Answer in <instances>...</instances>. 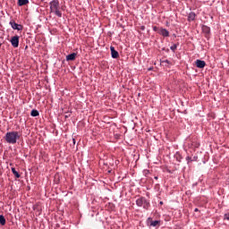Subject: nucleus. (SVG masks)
<instances>
[{"label":"nucleus","instance_id":"obj_1","mask_svg":"<svg viewBox=\"0 0 229 229\" xmlns=\"http://www.w3.org/2000/svg\"><path fill=\"white\" fill-rule=\"evenodd\" d=\"M21 135L18 132V131H8L7 133H5V140L9 144H16L17 140H20Z\"/></svg>","mask_w":229,"mask_h":229},{"label":"nucleus","instance_id":"obj_2","mask_svg":"<svg viewBox=\"0 0 229 229\" xmlns=\"http://www.w3.org/2000/svg\"><path fill=\"white\" fill-rule=\"evenodd\" d=\"M50 11L52 13H55L59 18H62V12L60 10V3L59 0H52L50 3Z\"/></svg>","mask_w":229,"mask_h":229},{"label":"nucleus","instance_id":"obj_3","mask_svg":"<svg viewBox=\"0 0 229 229\" xmlns=\"http://www.w3.org/2000/svg\"><path fill=\"white\" fill-rule=\"evenodd\" d=\"M11 43L13 45V47H19L20 36H13V38H11Z\"/></svg>","mask_w":229,"mask_h":229},{"label":"nucleus","instance_id":"obj_4","mask_svg":"<svg viewBox=\"0 0 229 229\" xmlns=\"http://www.w3.org/2000/svg\"><path fill=\"white\" fill-rule=\"evenodd\" d=\"M10 25L13 27V30H18V31L23 30L22 25H19V22H15V21H10Z\"/></svg>","mask_w":229,"mask_h":229},{"label":"nucleus","instance_id":"obj_5","mask_svg":"<svg viewBox=\"0 0 229 229\" xmlns=\"http://www.w3.org/2000/svg\"><path fill=\"white\" fill-rule=\"evenodd\" d=\"M111 55L113 58H118L119 57V52H117V50H115V47H114V45H111Z\"/></svg>","mask_w":229,"mask_h":229},{"label":"nucleus","instance_id":"obj_6","mask_svg":"<svg viewBox=\"0 0 229 229\" xmlns=\"http://www.w3.org/2000/svg\"><path fill=\"white\" fill-rule=\"evenodd\" d=\"M146 203V199H144V196H141L140 199H137L136 204L139 205L140 208H142V205Z\"/></svg>","mask_w":229,"mask_h":229},{"label":"nucleus","instance_id":"obj_7","mask_svg":"<svg viewBox=\"0 0 229 229\" xmlns=\"http://www.w3.org/2000/svg\"><path fill=\"white\" fill-rule=\"evenodd\" d=\"M76 56H77V53L72 52V55H67L66 61H75Z\"/></svg>","mask_w":229,"mask_h":229},{"label":"nucleus","instance_id":"obj_8","mask_svg":"<svg viewBox=\"0 0 229 229\" xmlns=\"http://www.w3.org/2000/svg\"><path fill=\"white\" fill-rule=\"evenodd\" d=\"M196 65L197 67H205L206 61H202L201 59H197Z\"/></svg>","mask_w":229,"mask_h":229},{"label":"nucleus","instance_id":"obj_9","mask_svg":"<svg viewBox=\"0 0 229 229\" xmlns=\"http://www.w3.org/2000/svg\"><path fill=\"white\" fill-rule=\"evenodd\" d=\"M196 18V13L194 12H191L188 15V21H195Z\"/></svg>","mask_w":229,"mask_h":229},{"label":"nucleus","instance_id":"obj_10","mask_svg":"<svg viewBox=\"0 0 229 229\" xmlns=\"http://www.w3.org/2000/svg\"><path fill=\"white\" fill-rule=\"evenodd\" d=\"M30 2V0H18V4H20V6H23L24 4H28Z\"/></svg>","mask_w":229,"mask_h":229},{"label":"nucleus","instance_id":"obj_11","mask_svg":"<svg viewBox=\"0 0 229 229\" xmlns=\"http://www.w3.org/2000/svg\"><path fill=\"white\" fill-rule=\"evenodd\" d=\"M13 174L16 176V178H21V174L17 172V169L15 167H12Z\"/></svg>","mask_w":229,"mask_h":229},{"label":"nucleus","instance_id":"obj_12","mask_svg":"<svg viewBox=\"0 0 229 229\" xmlns=\"http://www.w3.org/2000/svg\"><path fill=\"white\" fill-rule=\"evenodd\" d=\"M0 223H1V225H5L6 219H5V216H4V215H0Z\"/></svg>","mask_w":229,"mask_h":229},{"label":"nucleus","instance_id":"obj_13","mask_svg":"<svg viewBox=\"0 0 229 229\" xmlns=\"http://www.w3.org/2000/svg\"><path fill=\"white\" fill-rule=\"evenodd\" d=\"M160 34H162V36H169V30L162 29L160 30Z\"/></svg>","mask_w":229,"mask_h":229},{"label":"nucleus","instance_id":"obj_14","mask_svg":"<svg viewBox=\"0 0 229 229\" xmlns=\"http://www.w3.org/2000/svg\"><path fill=\"white\" fill-rule=\"evenodd\" d=\"M31 114H32V117H38V114H39V112L37 111L36 108H33L32 111H31Z\"/></svg>","mask_w":229,"mask_h":229},{"label":"nucleus","instance_id":"obj_15","mask_svg":"<svg viewBox=\"0 0 229 229\" xmlns=\"http://www.w3.org/2000/svg\"><path fill=\"white\" fill-rule=\"evenodd\" d=\"M150 225H153L154 227L160 225V221H151Z\"/></svg>","mask_w":229,"mask_h":229},{"label":"nucleus","instance_id":"obj_16","mask_svg":"<svg viewBox=\"0 0 229 229\" xmlns=\"http://www.w3.org/2000/svg\"><path fill=\"white\" fill-rule=\"evenodd\" d=\"M163 65H170V61L168 59H165V61L161 62Z\"/></svg>","mask_w":229,"mask_h":229},{"label":"nucleus","instance_id":"obj_17","mask_svg":"<svg viewBox=\"0 0 229 229\" xmlns=\"http://www.w3.org/2000/svg\"><path fill=\"white\" fill-rule=\"evenodd\" d=\"M172 51L175 52V49H177V45L174 43V45H171Z\"/></svg>","mask_w":229,"mask_h":229},{"label":"nucleus","instance_id":"obj_18","mask_svg":"<svg viewBox=\"0 0 229 229\" xmlns=\"http://www.w3.org/2000/svg\"><path fill=\"white\" fill-rule=\"evenodd\" d=\"M203 31H207V32H209L210 31V27H203Z\"/></svg>","mask_w":229,"mask_h":229},{"label":"nucleus","instance_id":"obj_19","mask_svg":"<svg viewBox=\"0 0 229 229\" xmlns=\"http://www.w3.org/2000/svg\"><path fill=\"white\" fill-rule=\"evenodd\" d=\"M186 160H187L188 162H192V157H191V156H187V157H186Z\"/></svg>","mask_w":229,"mask_h":229},{"label":"nucleus","instance_id":"obj_20","mask_svg":"<svg viewBox=\"0 0 229 229\" xmlns=\"http://www.w3.org/2000/svg\"><path fill=\"white\" fill-rule=\"evenodd\" d=\"M225 218H226V219H227V221H229V212L225 213Z\"/></svg>","mask_w":229,"mask_h":229},{"label":"nucleus","instance_id":"obj_21","mask_svg":"<svg viewBox=\"0 0 229 229\" xmlns=\"http://www.w3.org/2000/svg\"><path fill=\"white\" fill-rule=\"evenodd\" d=\"M153 30H154V31H157L158 29H157V26H154V27H153Z\"/></svg>","mask_w":229,"mask_h":229},{"label":"nucleus","instance_id":"obj_22","mask_svg":"<svg viewBox=\"0 0 229 229\" xmlns=\"http://www.w3.org/2000/svg\"><path fill=\"white\" fill-rule=\"evenodd\" d=\"M195 212H199V208H195Z\"/></svg>","mask_w":229,"mask_h":229},{"label":"nucleus","instance_id":"obj_23","mask_svg":"<svg viewBox=\"0 0 229 229\" xmlns=\"http://www.w3.org/2000/svg\"><path fill=\"white\" fill-rule=\"evenodd\" d=\"M73 143H74V144L76 143V140H75V138H73Z\"/></svg>","mask_w":229,"mask_h":229},{"label":"nucleus","instance_id":"obj_24","mask_svg":"<svg viewBox=\"0 0 229 229\" xmlns=\"http://www.w3.org/2000/svg\"><path fill=\"white\" fill-rule=\"evenodd\" d=\"M141 30H145V27H144V26H142V27H141Z\"/></svg>","mask_w":229,"mask_h":229},{"label":"nucleus","instance_id":"obj_25","mask_svg":"<svg viewBox=\"0 0 229 229\" xmlns=\"http://www.w3.org/2000/svg\"><path fill=\"white\" fill-rule=\"evenodd\" d=\"M161 205L163 204V200H160Z\"/></svg>","mask_w":229,"mask_h":229},{"label":"nucleus","instance_id":"obj_26","mask_svg":"<svg viewBox=\"0 0 229 229\" xmlns=\"http://www.w3.org/2000/svg\"><path fill=\"white\" fill-rule=\"evenodd\" d=\"M1 46H2V43H0V47H1Z\"/></svg>","mask_w":229,"mask_h":229}]
</instances>
